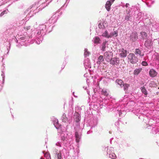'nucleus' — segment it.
Masks as SVG:
<instances>
[{
    "instance_id": "f257e3e1",
    "label": "nucleus",
    "mask_w": 159,
    "mask_h": 159,
    "mask_svg": "<svg viewBox=\"0 0 159 159\" xmlns=\"http://www.w3.org/2000/svg\"><path fill=\"white\" fill-rule=\"evenodd\" d=\"M128 61L130 63L134 64L138 61V59L134 53H130L128 55Z\"/></svg>"
},
{
    "instance_id": "f03ea898",
    "label": "nucleus",
    "mask_w": 159,
    "mask_h": 159,
    "mask_svg": "<svg viewBox=\"0 0 159 159\" xmlns=\"http://www.w3.org/2000/svg\"><path fill=\"white\" fill-rule=\"evenodd\" d=\"M113 53L111 52L107 51L104 54V57L106 60L109 62L110 61L111 59Z\"/></svg>"
},
{
    "instance_id": "7ed1b4c3",
    "label": "nucleus",
    "mask_w": 159,
    "mask_h": 159,
    "mask_svg": "<svg viewBox=\"0 0 159 159\" xmlns=\"http://www.w3.org/2000/svg\"><path fill=\"white\" fill-rule=\"evenodd\" d=\"M110 63L113 65H118L120 62V60L119 58L116 57H114L112 58L110 60Z\"/></svg>"
},
{
    "instance_id": "20e7f679",
    "label": "nucleus",
    "mask_w": 159,
    "mask_h": 159,
    "mask_svg": "<svg viewBox=\"0 0 159 159\" xmlns=\"http://www.w3.org/2000/svg\"><path fill=\"white\" fill-rule=\"evenodd\" d=\"M98 26L99 28L103 29L107 26V23L106 21H102L99 24Z\"/></svg>"
},
{
    "instance_id": "39448f33",
    "label": "nucleus",
    "mask_w": 159,
    "mask_h": 159,
    "mask_svg": "<svg viewBox=\"0 0 159 159\" xmlns=\"http://www.w3.org/2000/svg\"><path fill=\"white\" fill-rule=\"evenodd\" d=\"M144 45L148 49L151 48L152 45V43L150 40H148L145 42Z\"/></svg>"
},
{
    "instance_id": "423d86ee",
    "label": "nucleus",
    "mask_w": 159,
    "mask_h": 159,
    "mask_svg": "<svg viewBox=\"0 0 159 159\" xmlns=\"http://www.w3.org/2000/svg\"><path fill=\"white\" fill-rule=\"evenodd\" d=\"M120 55L122 57H125L127 56V51L124 50V48H122L120 49Z\"/></svg>"
},
{
    "instance_id": "0eeeda50",
    "label": "nucleus",
    "mask_w": 159,
    "mask_h": 159,
    "mask_svg": "<svg viewBox=\"0 0 159 159\" xmlns=\"http://www.w3.org/2000/svg\"><path fill=\"white\" fill-rule=\"evenodd\" d=\"M157 72L153 69H151L149 71L150 76L152 77H154L157 75Z\"/></svg>"
},
{
    "instance_id": "6e6552de",
    "label": "nucleus",
    "mask_w": 159,
    "mask_h": 159,
    "mask_svg": "<svg viewBox=\"0 0 159 159\" xmlns=\"http://www.w3.org/2000/svg\"><path fill=\"white\" fill-rule=\"evenodd\" d=\"M130 39L133 41H135L138 39L137 33H132L130 35Z\"/></svg>"
},
{
    "instance_id": "1a4fd4ad",
    "label": "nucleus",
    "mask_w": 159,
    "mask_h": 159,
    "mask_svg": "<svg viewBox=\"0 0 159 159\" xmlns=\"http://www.w3.org/2000/svg\"><path fill=\"white\" fill-rule=\"evenodd\" d=\"M112 3L111 2V1H107L105 5V7L107 11H109L110 10V7Z\"/></svg>"
},
{
    "instance_id": "9d476101",
    "label": "nucleus",
    "mask_w": 159,
    "mask_h": 159,
    "mask_svg": "<svg viewBox=\"0 0 159 159\" xmlns=\"http://www.w3.org/2000/svg\"><path fill=\"white\" fill-rule=\"evenodd\" d=\"M53 124L57 128H58L59 126L58 124V121L57 119L54 118L52 119Z\"/></svg>"
},
{
    "instance_id": "9b49d317",
    "label": "nucleus",
    "mask_w": 159,
    "mask_h": 159,
    "mask_svg": "<svg viewBox=\"0 0 159 159\" xmlns=\"http://www.w3.org/2000/svg\"><path fill=\"white\" fill-rule=\"evenodd\" d=\"M103 57L102 55H100L98 58V61L97 62V63L98 64H100L101 62L104 61Z\"/></svg>"
},
{
    "instance_id": "f8f14e48",
    "label": "nucleus",
    "mask_w": 159,
    "mask_h": 159,
    "mask_svg": "<svg viewBox=\"0 0 159 159\" xmlns=\"http://www.w3.org/2000/svg\"><path fill=\"white\" fill-rule=\"evenodd\" d=\"M116 82L118 85H119L121 87H122V85L123 84V82L122 80L119 79H117L116 81Z\"/></svg>"
},
{
    "instance_id": "ddd939ff",
    "label": "nucleus",
    "mask_w": 159,
    "mask_h": 159,
    "mask_svg": "<svg viewBox=\"0 0 159 159\" xmlns=\"http://www.w3.org/2000/svg\"><path fill=\"white\" fill-rule=\"evenodd\" d=\"M141 51L139 49L137 48L135 49L134 53L135 54L140 56H143V54H141Z\"/></svg>"
},
{
    "instance_id": "4468645a",
    "label": "nucleus",
    "mask_w": 159,
    "mask_h": 159,
    "mask_svg": "<svg viewBox=\"0 0 159 159\" xmlns=\"http://www.w3.org/2000/svg\"><path fill=\"white\" fill-rule=\"evenodd\" d=\"M141 38L144 39H146L147 38L148 35L145 32H142L141 33Z\"/></svg>"
},
{
    "instance_id": "2eb2a0df",
    "label": "nucleus",
    "mask_w": 159,
    "mask_h": 159,
    "mask_svg": "<svg viewBox=\"0 0 159 159\" xmlns=\"http://www.w3.org/2000/svg\"><path fill=\"white\" fill-rule=\"evenodd\" d=\"M62 117V120L63 122L65 123H68L69 122V120L65 114H63V115Z\"/></svg>"
},
{
    "instance_id": "dca6fc26",
    "label": "nucleus",
    "mask_w": 159,
    "mask_h": 159,
    "mask_svg": "<svg viewBox=\"0 0 159 159\" xmlns=\"http://www.w3.org/2000/svg\"><path fill=\"white\" fill-rule=\"evenodd\" d=\"M141 89L143 93L146 95H147V90H146L144 87L143 86L141 87Z\"/></svg>"
},
{
    "instance_id": "f3484780",
    "label": "nucleus",
    "mask_w": 159,
    "mask_h": 159,
    "mask_svg": "<svg viewBox=\"0 0 159 159\" xmlns=\"http://www.w3.org/2000/svg\"><path fill=\"white\" fill-rule=\"evenodd\" d=\"M100 39L98 37H96L94 38V43H100Z\"/></svg>"
},
{
    "instance_id": "a211bd4d",
    "label": "nucleus",
    "mask_w": 159,
    "mask_h": 159,
    "mask_svg": "<svg viewBox=\"0 0 159 159\" xmlns=\"http://www.w3.org/2000/svg\"><path fill=\"white\" fill-rule=\"evenodd\" d=\"M75 136L76 138V141L78 143L80 141V137L78 133L77 132H75Z\"/></svg>"
},
{
    "instance_id": "6ab92c4d",
    "label": "nucleus",
    "mask_w": 159,
    "mask_h": 159,
    "mask_svg": "<svg viewBox=\"0 0 159 159\" xmlns=\"http://www.w3.org/2000/svg\"><path fill=\"white\" fill-rule=\"evenodd\" d=\"M141 69H136L134 71V75H138L141 71Z\"/></svg>"
},
{
    "instance_id": "aec40b11",
    "label": "nucleus",
    "mask_w": 159,
    "mask_h": 159,
    "mask_svg": "<svg viewBox=\"0 0 159 159\" xmlns=\"http://www.w3.org/2000/svg\"><path fill=\"white\" fill-rule=\"evenodd\" d=\"M106 42H104L102 44V48H101V50L103 51H104L106 49Z\"/></svg>"
},
{
    "instance_id": "412c9836",
    "label": "nucleus",
    "mask_w": 159,
    "mask_h": 159,
    "mask_svg": "<svg viewBox=\"0 0 159 159\" xmlns=\"http://www.w3.org/2000/svg\"><path fill=\"white\" fill-rule=\"evenodd\" d=\"M102 94L105 96H107L108 95V93L106 90L102 89Z\"/></svg>"
},
{
    "instance_id": "4be33fe9",
    "label": "nucleus",
    "mask_w": 159,
    "mask_h": 159,
    "mask_svg": "<svg viewBox=\"0 0 159 159\" xmlns=\"http://www.w3.org/2000/svg\"><path fill=\"white\" fill-rule=\"evenodd\" d=\"M124 86V90L127 89L128 87L129 86V84H123L122 87Z\"/></svg>"
},
{
    "instance_id": "5701e85b",
    "label": "nucleus",
    "mask_w": 159,
    "mask_h": 159,
    "mask_svg": "<svg viewBox=\"0 0 159 159\" xmlns=\"http://www.w3.org/2000/svg\"><path fill=\"white\" fill-rule=\"evenodd\" d=\"M102 36L103 37L108 38L109 35L108 34L107 31V30L105 31V32L102 34Z\"/></svg>"
},
{
    "instance_id": "b1692460",
    "label": "nucleus",
    "mask_w": 159,
    "mask_h": 159,
    "mask_svg": "<svg viewBox=\"0 0 159 159\" xmlns=\"http://www.w3.org/2000/svg\"><path fill=\"white\" fill-rule=\"evenodd\" d=\"M131 16L130 15H127L125 17V20H128L129 18Z\"/></svg>"
},
{
    "instance_id": "393cba45",
    "label": "nucleus",
    "mask_w": 159,
    "mask_h": 159,
    "mask_svg": "<svg viewBox=\"0 0 159 159\" xmlns=\"http://www.w3.org/2000/svg\"><path fill=\"white\" fill-rule=\"evenodd\" d=\"M57 159H61V155L60 153H58L57 155Z\"/></svg>"
},
{
    "instance_id": "a878e982",
    "label": "nucleus",
    "mask_w": 159,
    "mask_h": 159,
    "mask_svg": "<svg viewBox=\"0 0 159 159\" xmlns=\"http://www.w3.org/2000/svg\"><path fill=\"white\" fill-rule=\"evenodd\" d=\"M113 34V36H115V37H116L118 35V31H114L113 33H112Z\"/></svg>"
},
{
    "instance_id": "bb28decb",
    "label": "nucleus",
    "mask_w": 159,
    "mask_h": 159,
    "mask_svg": "<svg viewBox=\"0 0 159 159\" xmlns=\"http://www.w3.org/2000/svg\"><path fill=\"white\" fill-rule=\"evenodd\" d=\"M7 13V11L6 10H4L0 14V16H2L5 13L6 14Z\"/></svg>"
},
{
    "instance_id": "cd10ccee",
    "label": "nucleus",
    "mask_w": 159,
    "mask_h": 159,
    "mask_svg": "<svg viewBox=\"0 0 159 159\" xmlns=\"http://www.w3.org/2000/svg\"><path fill=\"white\" fill-rule=\"evenodd\" d=\"M142 64L143 66H146L148 65V63L146 61H143L142 63Z\"/></svg>"
},
{
    "instance_id": "c85d7f7f",
    "label": "nucleus",
    "mask_w": 159,
    "mask_h": 159,
    "mask_svg": "<svg viewBox=\"0 0 159 159\" xmlns=\"http://www.w3.org/2000/svg\"><path fill=\"white\" fill-rule=\"evenodd\" d=\"M113 36V35L112 33H110V34L109 35V36L108 37V38H111Z\"/></svg>"
},
{
    "instance_id": "c756f323",
    "label": "nucleus",
    "mask_w": 159,
    "mask_h": 159,
    "mask_svg": "<svg viewBox=\"0 0 159 159\" xmlns=\"http://www.w3.org/2000/svg\"><path fill=\"white\" fill-rule=\"evenodd\" d=\"M24 28L26 30H28L30 29V26H27V27H25Z\"/></svg>"
},
{
    "instance_id": "7c9ffc66",
    "label": "nucleus",
    "mask_w": 159,
    "mask_h": 159,
    "mask_svg": "<svg viewBox=\"0 0 159 159\" xmlns=\"http://www.w3.org/2000/svg\"><path fill=\"white\" fill-rule=\"evenodd\" d=\"M61 140L63 141H64L66 140V138L64 137H62L61 138Z\"/></svg>"
},
{
    "instance_id": "2f4dec72",
    "label": "nucleus",
    "mask_w": 159,
    "mask_h": 159,
    "mask_svg": "<svg viewBox=\"0 0 159 159\" xmlns=\"http://www.w3.org/2000/svg\"><path fill=\"white\" fill-rule=\"evenodd\" d=\"M80 120V119H79V118H78L76 120V121L77 122H78Z\"/></svg>"
},
{
    "instance_id": "473e14b6",
    "label": "nucleus",
    "mask_w": 159,
    "mask_h": 159,
    "mask_svg": "<svg viewBox=\"0 0 159 159\" xmlns=\"http://www.w3.org/2000/svg\"><path fill=\"white\" fill-rule=\"evenodd\" d=\"M115 0H110V1H111V2L112 3Z\"/></svg>"
},
{
    "instance_id": "72a5a7b5",
    "label": "nucleus",
    "mask_w": 159,
    "mask_h": 159,
    "mask_svg": "<svg viewBox=\"0 0 159 159\" xmlns=\"http://www.w3.org/2000/svg\"><path fill=\"white\" fill-rule=\"evenodd\" d=\"M48 157H49V156L48 155Z\"/></svg>"
}]
</instances>
